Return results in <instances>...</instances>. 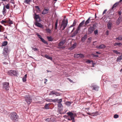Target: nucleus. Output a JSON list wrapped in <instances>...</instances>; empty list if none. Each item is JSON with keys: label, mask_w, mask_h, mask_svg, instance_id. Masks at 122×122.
<instances>
[{"label": "nucleus", "mask_w": 122, "mask_h": 122, "mask_svg": "<svg viewBox=\"0 0 122 122\" xmlns=\"http://www.w3.org/2000/svg\"><path fill=\"white\" fill-rule=\"evenodd\" d=\"M18 117V116L15 112L11 113L10 114V118L13 121H15Z\"/></svg>", "instance_id": "f257e3e1"}, {"label": "nucleus", "mask_w": 122, "mask_h": 122, "mask_svg": "<svg viewBox=\"0 0 122 122\" xmlns=\"http://www.w3.org/2000/svg\"><path fill=\"white\" fill-rule=\"evenodd\" d=\"M67 21L66 22L64 20H62L61 23V25L60 28L62 30H64L66 27L67 26Z\"/></svg>", "instance_id": "f03ea898"}, {"label": "nucleus", "mask_w": 122, "mask_h": 122, "mask_svg": "<svg viewBox=\"0 0 122 122\" xmlns=\"http://www.w3.org/2000/svg\"><path fill=\"white\" fill-rule=\"evenodd\" d=\"M7 74L8 75L11 76H12L13 75L16 76H17V73L15 70H10L8 71Z\"/></svg>", "instance_id": "7ed1b4c3"}, {"label": "nucleus", "mask_w": 122, "mask_h": 122, "mask_svg": "<svg viewBox=\"0 0 122 122\" xmlns=\"http://www.w3.org/2000/svg\"><path fill=\"white\" fill-rule=\"evenodd\" d=\"M67 114L71 118V119L68 118V119L70 121L72 120V122H75L74 118L73 116L74 115L73 113L71 112H67Z\"/></svg>", "instance_id": "20e7f679"}, {"label": "nucleus", "mask_w": 122, "mask_h": 122, "mask_svg": "<svg viewBox=\"0 0 122 122\" xmlns=\"http://www.w3.org/2000/svg\"><path fill=\"white\" fill-rule=\"evenodd\" d=\"M3 88L5 90H8L9 89V83L8 82H5L3 83Z\"/></svg>", "instance_id": "39448f33"}, {"label": "nucleus", "mask_w": 122, "mask_h": 122, "mask_svg": "<svg viewBox=\"0 0 122 122\" xmlns=\"http://www.w3.org/2000/svg\"><path fill=\"white\" fill-rule=\"evenodd\" d=\"M25 101L28 104H30L32 101V100L29 96H25Z\"/></svg>", "instance_id": "423d86ee"}, {"label": "nucleus", "mask_w": 122, "mask_h": 122, "mask_svg": "<svg viewBox=\"0 0 122 122\" xmlns=\"http://www.w3.org/2000/svg\"><path fill=\"white\" fill-rule=\"evenodd\" d=\"M36 35L38 36V37L40 38L41 40V41L45 44H48V43L47 41H45L41 35H40L38 33H36Z\"/></svg>", "instance_id": "0eeeda50"}, {"label": "nucleus", "mask_w": 122, "mask_h": 122, "mask_svg": "<svg viewBox=\"0 0 122 122\" xmlns=\"http://www.w3.org/2000/svg\"><path fill=\"white\" fill-rule=\"evenodd\" d=\"M34 19L37 22L40 21L41 20L40 18L38 15H36L35 13L34 15Z\"/></svg>", "instance_id": "6e6552de"}, {"label": "nucleus", "mask_w": 122, "mask_h": 122, "mask_svg": "<svg viewBox=\"0 0 122 122\" xmlns=\"http://www.w3.org/2000/svg\"><path fill=\"white\" fill-rule=\"evenodd\" d=\"M95 30V29L93 28L92 26H91L88 28V33L89 34H91Z\"/></svg>", "instance_id": "1a4fd4ad"}, {"label": "nucleus", "mask_w": 122, "mask_h": 122, "mask_svg": "<svg viewBox=\"0 0 122 122\" xmlns=\"http://www.w3.org/2000/svg\"><path fill=\"white\" fill-rule=\"evenodd\" d=\"M91 87L92 88V89L96 91L98 90L99 87L98 86L94 85L92 84L91 86Z\"/></svg>", "instance_id": "9d476101"}, {"label": "nucleus", "mask_w": 122, "mask_h": 122, "mask_svg": "<svg viewBox=\"0 0 122 122\" xmlns=\"http://www.w3.org/2000/svg\"><path fill=\"white\" fill-rule=\"evenodd\" d=\"M122 21V16H120L118 19L116 21V24L117 25H119L120 23Z\"/></svg>", "instance_id": "9b49d317"}, {"label": "nucleus", "mask_w": 122, "mask_h": 122, "mask_svg": "<svg viewBox=\"0 0 122 122\" xmlns=\"http://www.w3.org/2000/svg\"><path fill=\"white\" fill-rule=\"evenodd\" d=\"M58 110L59 111H61L63 108L62 105L61 103H59L58 105Z\"/></svg>", "instance_id": "f8f14e48"}, {"label": "nucleus", "mask_w": 122, "mask_h": 122, "mask_svg": "<svg viewBox=\"0 0 122 122\" xmlns=\"http://www.w3.org/2000/svg\"><path fill=\"white\" fill-rule=\"evenodd\" d=\"M66 42L65 40L61 41L58 44V46H63L65 43Z\"/></svg>", "instance_id": "ddd939ff"}, {"label": "nucleus", "mask_w": 122, "mask_h": 122, "mask_svg": "<svg viewBox=\"0 0 122 122\" xmlns=\"http://www.w3.org/2000/svg\"><path fill=\"white\" fill-rule=\"evenodd\" d=\"M106 47V46L103 44H102L99 46H96V48L99 49L105 48Z\"/></svg>", "instance_id": "4468645a"}, {"label": "nucleus", "mask_w": 122, "mask_h": 122, "mask_svg": "<svg viewBox=\"0 0 122 122\" xmlns=\"http://www.w3.org/2000/svg\"><path fill=\"white\" fill-rule=\"evenodd\" d=\"M35 25L37 26L40 27L42 28L43 27V25L39 23L38 22H36L35 23Z\"/></svg>", "instance_id": "2eb2a0df"}, {"label": "nucleus", "mask_w": 122, "mask_h": 122, "mask_svg": "<svg viewBox=\"0 0 122 122\" xmlns=\"http://www.w3.org/2000/svg\"><path fill=\"white\" fill-rule=\"evenodd\" d=\"M9 46H5L4 47L3 51L7 52V53H8L9 50Z\"/></svg>", "instance_id": "dca6fc26"}, {"label": "nucleus", "mask_w": 122, "mask_h": 122, "mask_svg": "<svg viewBox=\"0 0 122 122\" xmlns=\"http://www.w3.org/2000/svg\"><path fill=\"white\" fill-rule=\"evenodd\" d=\"M87 35L86 34H85V35L84 36L82 37V38L81 39V41L82 42H84V41L87 38Z\"/></svg>", "instance_id": "f3484780"}, {"label": "nucleus", "mask_w": 122, "mask_h": 122, "mask_svg": "<svg viewBox=\"0 0 122 122\" xmlns=\"http://www.w3.org/2000/svg\"><path fill=\"white\" fill-rule=\"evenodd\" d=\"M76 45L77 44L76 43L74 44L70 48V50H72L74 48H75L76 46Z\"/></svg>", "instance_id": "a211bd4d"}, {"label": "nucleus", "mask_w": 122, "mask_h": 122, "mask_svg": "<svg viewBox=\"0 0 122 122\" xmlns=\"http://www.w3.org/2000/svg\"><path fill=\"white\" fill-rule=\"evenodd\" d=\"M48 9H44L43 11L42 14L43 15L47 14L48 13Z\"/></svg>", "instance_id": "6ab92c4d"}, {"label": "nucleus", "mask_w": 122, "mask_h": 122, "mask_svg": "<svg viewBox=\"0 0 122 122\" xmlns=\"http://www.w3.org/2000/svg\"><path fill=\"white\" fill-rule=\"evenodd\" d=\"M7 53H7V52H5L3 51L2 53L3 54V55L4 56L5 58H6L7 57L8 55Z\"/></svg>", "instance_id": "aec40b11"}, {"label": "nucleus", "mask_w": 122, "mask_h": 122, "mask_svg": "<svg viewBox=\"0 0 122 122\" xmlns=\"http://www.w3.org/2000/svg\"><path fill=\"white\" fill-rule=\"evenodd\" d=\"M92 17H89L88 18L87 20L85 22V25L84 26H86V25L88 24L89 23V19H91Z\"/></svg>", "instance_id": "412c9836"}, {"label": "nucleus", "mask_w": 122, "mask_h": 122, "mask_svg": "<svg viewBox=\"0 0 122 122\" xmlns=\"http://www.w3.org/2000/svg\"><path fill=\"white\" fill-rule=\"evenodd\" d=\"M85 20H83L79 24V27H81L82 26H83V25L84 24H85Z\"/></svg>", "instance_id": "4be33fe9"}, {"label": "nucleus", "mask_w": 122, "mask_h": 122, "mask_svg": "<svg viewBox=\"0 0 122 122\" xmlns=\"http://www.w3.org/2000/svg\"><path fill=\"white\" fill-rule=\"evenodd\" d=\"M51 105L50 103H49L48 104H46L45 106V107L46 109H49V106L50 105Z\"/></svg>", "instance_id": "5701e85b"}, {"label": "nucleus", "mask_w": 122, "mask_h": 122, "mask_svg": "<svg viewBox=\"0 0 122 122\" xmlns=\"http://www.w3.org/2000/svg\"><path fill=\"white\" fill-rule=\"evenodd\" d=\"M119 3V2H117L115 3L113 6L111 8L112 10L114 8L116 7L118 4Z\"/></svg>", "instance_id": "b1692460"}, {"label": "nucleus", "mask_w": 122, "mask_h": 122, "mask_svg": "<svg viewBox=\"0 0 122 122\" xmlns=\"http://www.w3.org/2000/svg\"><path fill=\"white\" fill-rule=\"evenodd\" d=\"M7 44V42L6 41H3L2 44V46H4L6 45Z\"/></svg>", "instance_id": "393cba45"}, {"label": "nucleus", "mask_w": 122, "mask_h": 122, "mask_svg": "<svg viewBox=\"0 0 122 122\" xmlns=\"http://www.w3.org/2000/svg\"><path fill=\"white\" fill-rule=\"evenodd\" d=\"M122 56H120L119 57H117V61H120V60H121L122 59Z\"/></svg>", "instance_id": "a878e982"}, {"label": "nucleus", "mask_w": 122, "mask_h": 122, "mask_svg": "<svg viewBox=\"0 0 122 122\" xmlns=\"http://www.w3.org/2000/svg\"><path fill=\"white\" fill-rule=\"evenodd\" d=\"M78 33V32L76 31V30L75 31L73 34L72 35L71 37H73L75 36Z\"/></svg>", "instance_id": "bb28decb"}, {"label": "nucleus", "mask_w": 122, "mask_h": 122, "mask_svg": "<svg viewBox=\"0 0 122 122\" xmlns=\"http://www.w3.org/2000/svg\"><path fill=\"white\" fill-rule=\"evenodd\" d=\"M6 10L5 9L4 7H3V10L2 11V13L3 15H4L5 16V14L6 13Z\"/></svg>", "instance_id": "cd10ccee"}, {"label": "nucleus", "mask_w": 122, "mask_h": 122, "mask_svg": "<svg viewBox=\"0 0 122 122\" xmlns=\"http://www.w3.org/2000/svg\"><path fill=\"white\" fill-rule=\"evenodd\" d=\"M45 56L46 58L47 59H49L50 60H52V58L51 57H50L49 56L47 55H45Z\"/></svg>", "instance_id": "c85d7f7f"}, {"label": "nucleus", "mask_w": 122, "mask_h": 122, "mask_svg": "<svg viewBox=\"0 0 122 122\" xmlns=\"http://www.w3.org/2000/svg\"><path fill=\"white\" fill-rule=\"evenodd\" d=\"M58 20H56L55 24V30H56L57 28Z\"/></svg>", "instance_id": "c756f323"}, {"label": "nucleus", "mask_w": 122, "mask_h": 122, "mask_svg": "<svg viewBox=\"0 0 122 122\" xmlns=\"http://www.w3.org/2000/svg\"><path fill=\"white\" fill-rule=\"evenodd\" d=\"M112 25V24L111 23H108V24L107 26L108 29H110L111 28Z\"/></svg>", "instance_id": "7c9ffc66"}, {"label": "nucleus", "mask_w": 122, "mask_h": 122, "mask_svg": "<svg viewBox=\"0 0 122 122\" xmlns=\"http://www.w3.org/2000/svg\"><path fill=\"white\" fill-rule=\"evenodd\" d=\"M47 38L49 41H52L53 40L51 36H48Z\"/></svg>", "instance_id": "2f4dec72"}, {"label": "nucleus", "mask_w": 122, "mask_h": 122, "mask_svg": "<svg viewBox=\"0 0 122 122\" xmlns=\"http://www.w3.org/2000/svg\"><path fill=\"white\" fill-rule=\"evenodd\" d=\"M46 32L50 34L51 33V30L49 29H46Z\"/></svg>", "instance_id": "473e14b6"}, {"label": "nucleus", "mask_w": 122, "mask_h": 122, "mask_svg": "<svg viewBox=\"0 0 122 122\" xmlns=\"http://www.w3.org/2000/svg\"><path fill=\"white\" fill-rule=\"evenodd\" d=\"M46 100L47 102H52V99H49L48 98H47L46 99Z\"/></svg>", "instance_id": "72a5a7b5"}, {"label": "nucleus", "mask_w": 122, "mask_h": 122, "mask_svg": "<svg viewBox=\"0 0 122 122\" xmlns=\"http://www.w3.org/2000/svg\"><path fill=\"white\" fill-rule=\"evenodd\" d=\"M122 45V44L120 43L116 42L114 44V45L115 46H117Z\"/></svg>", "instance_id": "f704fd0d"}, {"label": "nucleus", "mask_w": 122, "mask_h": 122, "mask_svg": "<svg viewBox=\"0 0 122 122\" xmlns=\"http://www.w3.org/2000/svg\"><path fill=\"white\" fill-rule=\"evenodd\" d=\"M79 54H74V57L75 58H77L79 57Z\"/></svg>", "instance_id": "c9c22d12"}, {"label": "nucleus", "mask_w": 122, "mask_h": 122, "mask_svg": "<svg viewBox=\"0 0 122 122\" xmlns=\"http://www.w3.org/2000/svg\"><path fill=\"white\" fill-rule=\"evenodd\" d=\"M31 48H32V50H33L34 51H37L38 50V49L36 47H31Z\"/></svg>", "instance_id": "e433bc0d"}, {"label": "nucleus", "mask_w": 122, "mask_h": 122, "mask_svg": "<svg viewBox=\"0 0 122 122\" xmlns=\"http://www.w3.org/2000/svg\"><path fill=\"white\" fill-rule=\"evenodd\" d=\"M113 51L114 53H116L117 54H120V53L117 51L116 50H113Z\"/></svg>", "instance_id": "4c0bfd02"}, {"label": "nucleus", "mask_w": 122, "mask_h": 122, "mask_svg": "<svg viewBox=\"0 0 122 122\" xmlns=\"http://www.w3.org/2000/svg\"><path fill=\"white\" fill-rule=\"evenodd\" d=\"M9 20H7V21H8L7 23H8L10 24H13L12 21L10 20V19H9Z\"/></svg>", "instance_id": "58836bf2"}, {"label": "nucleus", "mask_w": 122, "mask_h": 122, "mask_svg": "<svg viewBox=\"0 0 122 122\" xmlns=\"http://www.w3.org/2000/svg\"><path fill=\"white\" fill-rule=\"evenodd\" d=\"M116 40H122V37L121 36H119L116 39Z\"/></svg>", "instance_id": "ea45409f"}, {"label": "nucleus", "mask_w": 122, "mask_h": 122, "mask_svg": "<svg viewBox=\"0 0 122 122\" xmlns=\"http://www.w3.org/2000/svg\"><path fill=\"white\" fill-rule=\"evenodd\" d=\"M86 62L88 63H90L91 62H92V63H93V61L92 60L91 61L89 60H87L86 61Z\"/></svg>", "instance_id": "a19ab883"}, {"label": "nucleus", "mask_w": 122, "mask_h": 122, "mask_svg": "<svg viewBox=\"0 0 122 122\" xmlns=\"http://www.w3.org/2000/svg\"><path fill=\"white\" fill-rule=\"evenodd\" d=\"M5 8L7 9H10V4H8L6 5H5Z\"/></svg>", "instance_id": "79ce46f5"}, {"label": "nucleus", "mask_w": 122, "mask_h": 122, "mask_svg": "<svg viewBox=\"0 0 122 122\" xmlns=\"http://www.w3.org/2000/svg\"><path fill=\"white\" fill-rule=\"evenodd\" d=\"M79 57L81 58L84 57V55L82 54H79Z\"/></svg>", "instance_id": "37998d69"}, {"label": "nucleus", "mask_w": 122, "mask_h": 122, "mask_svg": "<svg viewBox=\"0 0 122 122\" xmlns=\"http://www.w3.org/2000/svg\"><path fill=\"white\" fill-rule=\"evenodd\" d=\"M8 22V21H7L4 20H2L0 22L2 24H3L4 23H6Z\"/></svg>", "instance_id": "c03bdc74"}, {"label": "nucleus", "mask_w": 122, "mask_h": 122, "mask_svg": "<svg viewBox=\"0 0 122 122\" xmlns=\"http://www.w3.org/2000/svg\"><path fill=\"white\" fill-rule=\"evenodd\" d=\"M55 95L56 96H59L60 95V94L57 92H55Z\"/></svg>", "instance_id": "a18cd8bd"}, {"label": "nucleus", "mask_w": 122, "mask_h": 122, "mask_svg": "<svg viewBox=\"0 0 122 122\" xmlns=\"http://www.w3.org/2000/svg\"><path fill=\"white\" fill-rule=\"evenodd\" d=\"M24 2L27 4H29L30 3V0H25L24 1Z\"/></svg>", "instance_id": "49530a36"}, {"label": "nucleus", "mask_w": 122, "mask_h": 122, "mask_svg": "<svg viewBox=\"0 0 122 122\" xmlns=\"http://www.w3.org/2000/svg\"><path fill=\"white\" fill-rule=\"evenodd\" d=\"M55 92H54L53 91H51V92L49 94V95H52L55 94Z\"/></svg>", "instance_id": "de8ad7c7"}, {"label": "nucleus", "mask_w": 122, "mask_h": 122, "mask_svg": "<svg viewBox=\"0 0 122 122\" xmlns=\"http://www.w3.org/2000/svg\"><path fill=\"white\" fill-rule=\"evenodd\" d=\"M119 117V116L117 114H115L114 116V117L115 118H118Z\"/></svg>", "instance_id": "09e8293b"}, {"label": "nucleus", "mask_w": 122, "mask_h": 122, "mask_svg": "<svg viewBox=\"0 0 122 122\" xmlns=\"http://www.w3.org/2000/svg\"><path fill=\"white\" fill-rule=\"evenodd\" d=\"M62 99H58V101H57L58 103H61L62 102Z\"/></svg>", "instance_id": "8fccbe9b"}, {"label": "nucleus", "mask_w": 122, "mask_h": 122, "mask_svg": "<svg viewBox=\"0 0 122 122\" xmlns=\"http://www.w3.org/2000/svg\"><path fill=\"white\" fill-rule=\"evenodd\" d=\"M94 19L92 18L91 19H89V23L90 22H92L93 21Z\"/></svg>", "instance_id": "3c124183"}, {"label": "nucleus", "mask_w": 122, "mask_h": 122, "mask_svg": "<svg viewBox=\"0 0 122 122\" xmlns=\"http://www.w3.org/2000/svg\"><path fill=\"white\" fill-rule=\"evenodd\" d=\"M58 98H57L56 99H55L54 100H52V102H56L57 101H58Z\"/></svg>", "instance_id": "603ef678"}, {"label": "nucleus", "mask_w": 122, "mask_h": 122, "mask_svg": "<svg viewBox=\"0 0 122 122\" xmlns=\"http://www.w3.org/2000/svg\"><path fill=\"white\" fill-rule=\"evenodd\" d=\"M98 32V30H95L94 31V33L95 35H96V34H97Z\"/></svg>", "instance_id": "864d4df0"}, {"label": "nucleus", "mask_w": 122, "mask_h": 122, "mask_svg": "<svg viewBox=\"0 0 122 122\" xmlns=\"http://www.w3.org/2000/svg\"><path fill=\"white\" fill-rule=\"evenodd\" d=\"M22 80L23 82H25L26 80V78L23 77L22 78Z\"/></svg>", "instance_id": "5fc2aeb1"}, {"label": "nucleus", "mask_w": 122, "mask_h": 122, "mask_svg": "<svg viewBox=\"0 0 122 122\" xmlns=\"http://www.w3.org/2000/svg\"><path fill=\"white\" fill-rule=\"evenodd\" d=\"M35 8L39 10H40V8L38 6H35Z\"/></svg>", "instance_id": "6e6d98bb"}, {"label": "nucleus", "mask_w": 122, "mask_h": 122, "mask_svg": "<svg viewBox=\"0 0 122 122\" xmlns=\"http://www.w3.org/2000/svg\"><path fill=\"white\" fill-rule=\"evenodd\" d=\"M76 22L75 20H74L72 25L73 26H74L76 24Z\"/></svg>", "instance_id": "4d7b16f0"}, {"label": "nucleus", "mask_w": 122, "mask_h": 122, "mask_svg": "<svg viewBox=\"0 0 122 122\" xmlns=\"http://www.w3.org/2000/svg\"><path fill=\"white\" fill-rule=\"evenodd\" d=\"M92 55H93L94 57H98L99 56L98 55H95L94 54H92Z\"/></svg>", "instance_id": "13d9d810"}, {"label": "nucleus", "mask_w": 122, "mask_h": 122, "mask_svg": "<svg viewBox=\"0 0 122 122\" xmlns=\"http://www.w3.org/2000/svg\"><path fill=\"white\" fill-rule=\"evenodd\" d=\"M80 27H79V25L78 27L77 28L76 30L78 32V31H79L80 29Z\"/></svg>", "instance_id": "bf43d9fd"}, {"label": "nucleus", "mask_w": 122, "mask_h": 122, "mask_svg": "<svg viewBox=\"0 0 122 122\" xmlns=\"http://www.w3.org/2000/svg\"><path fill=\"white\" fill-rule=\"evenodd\" d=\"M67 79L71 82H73V81L69 78H67Z\"/></svg>", "instance_id": "052dcab7"}, {"label": "nucleus", "mask_w": 122, "mask_h": 122, "mask_svg": "<svg viewBox=\"0 0 122 122\" xmlns=\"http://www.w3.org/2000/svg\"><path fill=\"white\" fill-rule=\"evenodd\" d=\"M107 10L106 9L104 10L103 12L102 15H103L105 13Z\"/></svg>", "instance_id": "680f3d73"}, {"label": "nucleus", "mask_w": 122, "mask_h": 122, "mask_svg": "<svg viewBox=\"0 0 122 122\" xmlns=\"http://www.w3.org/2000/svg\"><path fill=\"white\" fill-rule=\"evenodd\" d=\"M96 27V24H94L93 25V26L92 27H93V28H94L95 29V28Z\"/></svg>", "instance_id": "e2e57ef3"}, {"label": "nucleus", "mask_w": 122, "mask_h": 122, "mask_svg": "<svg viewBox=\"0 0 122 122\" xmlns=\"http://www.w3.org/2000/svg\"><path fill=\"white\" fill-rule=\"evenodd\" d=\"M2 27H3L2 25H0V32H2L1 29Z\"/></svg>", "instance_id": "0e129e2a"}, {"label": "nucleus", "mask_w": 122, "mask_h": 122, "mask_svg": "<svg viewBox=\"0 0 122 122\" xmlns=\"http://www.w3.org/2000/svg\"><path fill=\"white\" fill-rule=\"evenodd\" d=\"M118 14L119 15H121V12L120 11H119L118 12Z\"/></svg>", "instance_id": "69168bd1"}, {"label": "nucleus", "mask_w": 122, "mask_h": 122, "mask_svg": "<svg viewBox=\"0 0 122 122\" xmlns=\"http://www.w3.org/2000/svg\"><path fill=\"white\" fill-rule=\"evenodd\" d=\"M87 105L89 106H91V103L90 102H88Z\"/></svg>", "instance_id": "338daca9"}, {"label": "nucleus", "mask_w": 122, "mask_h": 122, "mask_svg": "<svg viewBox=\"0 0 122 122\" xmlns=\"http://www.w3.org/2000/svg\"><path fill=\"white\" fill-rule=\"evenodd\" d=\"M109 31L108 30H107L106 32V34L107 35H108V33H109Z\"/></svg>", "instance_id": "774afa93"}]
</instances>
